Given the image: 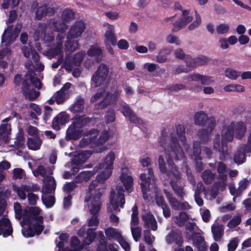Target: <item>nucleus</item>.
I'll return each instance as SVG.
<instances>
[{
	"mask_svg": "<svg viewBox=\"0 0 251 251\" xmlns=\"http://www.w3.org/2000/svg\"><path fill=\"white\" fill-rule=\"evenodd\" d=\"M247 149H249L247 146H241L239 150H238L234 155V161L236 163H242L245 160V153L248 152Z\"/></svg>",
	"mask_w": 251,
	"mask_h": 251,
	"instance_id": "f704fd0d",
	"label": "nucleus"
},
{
	"mask_svg": "<svg viewBox=\"0 0 251 251\" xmlns=\"http://www.w3.org/2000/svg\"><path fill=\"white\" fill-rule=\"evenodd\" d=\"M115 157V153L113 151H110L105 156L103 161L100 163L98 165L113 170Z\"/></svg>",
	"mask_w": 251,
	"mask_h": 251,
	"instance_id": "bb28decb",
	"label": "nucleus"
},
{
	"mask_svg": "<svg viewBox=\"0 0 251 251\" xmlns=\"http://www.w3.org/2000/svg\"><path fill=\"white\" fill-rule=\"evenodd\" d=\"M240 72L237 71L232 68H228L225 71V75L230 79L236 80L240 76Z\"/></svg>",
	"mask_w": 251,
	"mask_h": 251,
	"instance_id": "09e8293b",
	"label": "nucleus"
},
{
	"mask_svg": "<svg viewBox=\"0 0 251 251\" xmlns=\"http://www.w3.org/2000/svg\"><path fill=\"white\" fill-rule=\"evenodd\" d=\"M109 69L104 64H100L92 76V80L96 87H100L101 91L96 93L91 99L92 102H96L101 99L105 92L104 89L110 80Z\"/></svg>",
	"mask_w": 251,
	"mask_h": 251,
	"instance_id": "6e6552de",
	"label": "nucleus"
},
{
	"mask_svg": "<svg viewBox=\"0 0 251 251\" xmlns=\"http://www.w3.org/2000/svg\"><path fill=\"white\" fill-rule=\"evenodd\" d=\"M94 175V173L91 171H82L80 172L75 178V182L81 183L84 181H87Z\"/></svg>",
	"mask_w": 251,
	"mask_h": 251,
	"instance_id": "58836bf2",
	"label": "nucleus"
},
{
	"mask_svg": "<svg viewBox=\"0 0 251 251\" xmlns=\"http://www.w3.org/2000/svg\"><path fill=\"white\" fill-rule=\"evenodd\" d=\"M120 179L124 185L126 191L128 193L131 192L133 189V179L127 167L122 168Z\"/></svg>",
	"mask_w": 251,
	"mask_h": 251,
	"instance_id": "a211bd4d",
	"label": "nucleus"
},
{
	"mask_svg": "<svg viewBox=\"0 0 251 251\" xmlns=\"http://www.w3.org/2000/svg\"><path fill=\"white\" fill-rule=\"evenodd\" d=\"M81 133V130L76 128L75 126L71 125L69 126L66 131L65 138L67 141L70 140H76L80 137Z\"/></svg>",
	"mask_w": 251,
	"mask_h": 251,
	"instance_id": "2f4dec72",
	"label": "nucleus"
},
{
	"mask_svg": "<svg viewBox=\"0 0 251 251\" xmlns=\"http://www.w3.org/2000/svg\"><path fill=\"white\" fill-rule=\"evenodd\" d=\"M131 232L134 240L137 242L141 237V228L138 226H130Z\"/></svg>",
	"mask_w": 251,
	"mask_h": 251,
	"instance_id": "6e6d98bb",
	"label": "nucleus"
},
{
	"mask_svg": "<svg viewBox=\"0 0 251 251\" xmlns=\"http://www.w3.org/2000/svg\"><path fill=\"white\" fill-rule=\"evenodd\" d=\"M21 28L22 25L20 24H17L14 30H13L11 27H8L4 30L2 34L1 38L2 43H4L6 46L10 45L15 40Z\"/></svg>",
	"mask_w": 251,
	"mask_h": 251,
	"instance_id": "dca6fc26",
	"label": "nucleus"
},
{
	"mask_svg": "<svg viewBox=\"0 0 251 251\" xmlns=\"http://www.w3.org/2000/svg\"><path fill=\"white\" fill-rule=\"evenodd\" d=\"M217 171L219 174V178L222 180H226L227 173L226 168L225 165L222 162H219L217 168Z\"/></svg>",
	"mask_w": 251,
	"mask_h": 251,
	"instance_id": "de8ad7c7",
	"label": "nucleus"
},
{
	"mask_svg": "<svg viewBox=\"0 0 251 251\" xmlns=\"http://www.w3.org/2000/svg\"><path fill=\"white\" fill-rule=\"evenodd\" d=\"M95 229H88L86 232L87 236L85 237L84 244L85 245H89L92 242L96 237V233L94 232Z\"/></svg>",
	"mask_w": 251,
	"mask_h": 251,
	"instance_id": "603ef678",
	"label": "nucleus"
},
{
	"mask_svg": "<svg viewBox=\"0 0 251 251\" xmlns=\"http://www.w3.org/2000/svg\"><path fill=\"white\" fill-rule=\"evenodd\" d=\"M192 238L194 245L196 246L199 250L203 251L206 248L205 242L203 238L198 233H194Z\"/></svg>",
	"mask_w": 251,
	"mask_h": 251,
	"instance_id": "72a5a7b5",
	"label": "nucleus"
},
{
	"mask_svg": "<svg viewBox=\"0 0 251 251\" xmlns=\"http://www.w3.org/2000/svg\"><path fill=\"white\" fill-rule=\"evenodd\" d=\"M131 219L130 222V226H137L139 224V219L138 217V211L136 205H134L132 208Z\"/></svg>",
	"mask_w": 251,
	"mask_h": 251,
	"instance_id": "3c124183",
	"label": "nucleus"
},
{
	"mask_svg": "<svg viewBox=\"0 0 251 251\" xmlns=\"http://www.w3.org/2000/svg\"><path fill=\"white\" fill-rule=\"evenodd\" d=\"M214 177V175L208 170L205 171L202 175V177L206 183H211L213 181Z\"/></svg>",
	"mask_w": 251,
	"mask_h": 251,
	"instance_id": "052dcab7",
	"label": "nucleus"
},
{
	"mask_svg": "<svg viewBox=\"0 0 251 251\" xmlns=\"http://www.w3.org/2000/svg\"><path fill=\"white\" fill-rule=\"evenodd\" d=\"M201 152V149L200 147V144L198 142H195L194 143L193 145V153H194V156H195V159L197 161L196 162V165L198 167V166L200 165V166L201 165V163L199 162L198 161L199 160V155L200 154ZM201 170V168H200L199 170L200 171Z\"/></svg>",
	"mask_w": 251,
	"mask_h": 251,
	"instance_id": "8fccbe9b",
	"label": "nucleus"
},
{
	"mask_svg": "<svg viewBox=\"0 0 251 251\" xmlns=\"http://www.w3.org/2000/svg\"><path fill=\"white\" fill-rule=\"evenodd\" d=\"M42 201L48 208L52 207L55 203V198L52 196H43L42 197Z\"/></svg>",
	"mask_w": 251,
	"mask_h": 251,
	"instance_id": "5fc2aeb1",
	"label": "nucleus"
},
{
	"mask_svg": "<svg viewBox=\"0 0 251 251\" xmlns=\"http://www.w3.org/2000/svg\"><path fill=\"white\" fill-rule=\"evenodd\" d=\"M30 215L27 211H25L23 214V220L21 225L24 226L27 225L28 227L25 230L23 228L22 232L24 236L30 237L33 236L35 234H39L44 229L43 225V217L39 216L41 209L38 207H31L29 209Z\"/></svg>",
	"mask_w": 251,
	"mask_h": 251,
	"instance_id": "7ed1b4c3",
	"label": "nucleus"
},
{
	"mask_svg": "<svg viewBox=\"0 0 251 251\" xmlns=\"http://www.w3.org/2000/svg\"><path fill=\"white\" fill-rule=\"evenodd\" d=\"M103 26L106 28L104 33V44L111 43L113 46L116 45V39L114 33V26L108 23L104 24Z\"/></svg>",
	"mask_w": 251,
	"mask_h": 251,
	"instance_id": "4be33fe9",
	"label": "nucleus"
},
{
	"mask_svg": "<svg viewBox=\"0 0 251 251\" xmlns=\"http://www.w3.org/2000/svg\"><path fill=\"white\" fill-rule=\"evenodd\" d=\"M91 153L89 151H84L78 152L73 158L72 163L75 166L73 167L72 171L74 174L76 173L79 170V165L84 163L90 156Z\"/></svg>",
	"mask_w": 251,
	"mask_h": 251,
	"instance_id": "aec40b11",
	"label": "nucleus"
},
{
	"mask_svg": "<svg viewBox=\"0 0 251 251\" xmlns=\"http://www.w3.org/2000/svg\"><path fill=\"white\" fill-rule=\"evenodd\" d=\"M22 50L25 57L29 58L31 54L32 59L35 62L39 60V56L38 54L35 50H33L31 48H28L26 46H24L22 48Z\"/></svg>",
	"mask_w": 251,
	"mask_h": 251,
	"instance_id": "a19ab883",
	"label": "nucleus"
},
{
	"mask_svg": "<svg viewBox=\"0 0 251 251\" xmlns=\"http://www.w3.org/2000/svg\"><path fill=\"white\" fill-rule=\"evenodd\" d=\"M42 144L41 140L38 138H29L27 141L28 148L33 151L38 150Z\"/></svg>",
	"mask_w": 251,
	"mask_h": 251,
	"instance_id": "c9c22d12",
	"label": "nucleus"
},
{
	"mask_svg": "<svg viewBox=\"0 0 251 251\" xmlns=\"http://www.w3.org/2000/svg\"><path fill=\"white\" fill-rule=\"evenodd\" d=\"M241 222V217L240 215H238L232 219L227 224V226L230 228H233L240 224Z\"/></svg>",
	"mask_w": 251,
	"mask_h": 251,
	"instance_id": "680f3d73",
	"label": "nucleus"
},
{
	"mask_svg": "<svg viewBox=\"0 0 251 251\" xmlns=\"http://www.w3.org/2000/svg\"><path fill=\"white\" fill-rule=\"evenodd\" d=\"M230 26L228 24L222 23L217 25L216 30L218 34H225L228 32Z\"/></svg>",
	"mask_w": 251,
	"mask_h": 251,
	"instance_id": "4d7b16f0",
	"label": "nucleus"
},
{
	"mask_svg": "<svg viewBox=\"0 0 251 251\" xmlns=\"http://www.w3.org/2000/svg\"><path fill=\"white\" fill-rule=\"evenodd\" d=\"M165 194L172 207L175 210H188L191 208V206L187 201L180 202L178 201L172 194L166 190L164 191Z\"/></svg>",
	"mask_w": 251,
	"mask_h": 251,
	"instance_id": "6ab92c4d",
	"label": "nucleus"
},
{
	"mask_svg": "<svg viewBox=\"0 0 251 251\" xmlns=\"http://www.w3.org/2000/svg\"><path fill=\"white\" fill-rule=\"evenodd\" d=\"M53 169V167L45 168L43 166L39 165L36 170L32 171L35 176L40 175L43 177L44 184L42 189L47 194L51 193L56 188L55 179L51 176Z\"/></svg>",
	"mask_w": 251,
	"mask_h": 251,
	"instance_id": "9b49d317",
	"label": "nucleus"
},
{
	"mask_svg": "<svg viewBox=\"0 0 251 251\" xmlns=\"http://www.w3.org/2000/svg\"><path fill=\"white\" fill-rule=\"evenodd\" d=\"M144 238L145 242L148 244H151L155 239L154 237L148 230L144 231Z\"/></svg>",
	"mask_w": 251,
	"mask_h": 251,
	"instance_id": "69168bd1",
	"label": "nucleus"
},
{
	"mask_svg": "<svg viewBox=\"0 0 251 251\" xmlns=\"http://www.w3.org/2000/svg\"><path fill=\"white\" fill-rule=\"evenodd\" d=\"M221 180V182L214 183L210 190L209 193L213 199H214L218 195L219 190L224 191L226 186V180Z\"/></svg>",
	"mask_w": 251,
	"mask_h": 251,
	"instance_id": "473e14b6",
	"label": "nucleus"
},
{
	"mask_svg": "<svg viewBox=\"0 0 251 251\" xmlns=\"http://www.w3.org/2000/svg\"><path fill=\"white\" fill-rule=\"evenodd\" d=\"M201 16L196 11L195 12V20L188 26V29L189 30H192L197 28L201 25Z\"/></svg>",
	"mask_w": 251,
	"mask_h": 251,
	"instance_id": "13d9d810",
	"label": "nucleus"
},
{
	"mask_svg": "<svg viewBox=\"0 0 251 251\" xmlns=\"http://www.w3.org/2000/svg\"><path fill=\"white\" fill-rule=\"evenodd\" d=\"M180 142L184 149L187 151L190 148L187 143L185 136V128L182 125L176 126V131L171 133L170 138H168L166 132H163L159 139V144L164 151L165 157L167 161L168 167H166L164 158L160 155L158 164L160 171L166 174L170 179V183L176 195L180 198L185 195L182 187L178 186L176 182L180 178V174L176 166L172 163L173 161L182 160L184 158V152L180 146Z\"/></svg>",
	"mask_w": 251,
	"mask_h": 251,
	"instance_id": "f257e3e1",
	"label": "nucleus"
},
{
	"mask_svg": "<svg viewBox=\"0 0 251 251\" xmlns=\"http://www.w3.org/2000/svg\"><path fill=\"white\" fill-rule=\"evenodd\" d=\"M140 180L139 183L144 199H148L149 196L151 195L150 192L153 191L155 194V201L158 206L161 207L167 204L163 197L158 194L155 178L151 168L148 169V174H141L140 176Z\"/></svg>",
	"mask_w": 251,
	"mask_h": 251,
	"instance_id": "39448f33",
	"label": "nucleus"
},
{
	"mask_svg": "<svg viewBox=\"0 0 251 251\" xmlns=\"http://www.w3.org/2000/svg\"><path fill=\"white\" fill-rule=\"evenodd\" d=\"M224 91L226 92H244L245 89L244 86L240 84H230L226 85L224 88Z\"/></svg>",
	"mask_w": 251,
	"mask_h": 251,
	"instance_id": "37998d69",
	"label": "nucleus"
},
{
	"mask_svg": "<svg viewBox=\"0 0 251 251\" xmlns=\"http://www.w3.org/2000/svg\"><path fill=\"white\" fill-rule=\"evenodd\" d=\"M142 219L144 222L145 226L155 231L157 228V222L154 216L150 213H147L143 215Z\"/></svg>",
	"mask_w": 251,
	"mask_h": 251,
	"instance_id": "c85d7f7f",
	"label": "nucleus"
},
{
	"mask_svg": "<svg viewBox=\"0 0 251 251\" xmlns=\"http://www.w3.org/2000/svg\"><path fill=\"white\" fill-rule=\"evenodd\" d=\"M193 16L190 15V10H183L181 17L173 24L172 32H175L184 28L193 20Z\"/></svg>",
	"mask_w": 251,
	"mask_h": 251,
	"instance_id": "f3484780",
	"label": "nucleus"
},
{
	"mask_svg": "<svg viewBox=\"0 0 251 251\" xmlns=\"http://www.w3.org/2000/svg\"><path fill=\"white\" fill-rule=\"evenodd\" d=\"M89 121V119L85 116H76L72 125L76 128L81 130V128Z\"/></svg>",
	"mask_w": 251,
	"mask_h": 251,
	"instance_id": "e433bc0d",
	"label": "nucleus"
},
{
	"mask_svg": "<svg viewBox=\"0 0 251 251\" xmlns=\"http://www.w3.org/2000/svg\"><path fill=\"white\" fill-rule=\"evenodd\" d=\"M174 55L177 59L184 60L188 54H185L181 49L178 48L174 51Z\"/></svg>",
	"mask_w": 251,
	"mask_h": 251,
	"instance_id": "0e129e2a",
	"label": "nucleus"
},
{
	"mask_svg": "<svg viewBox=\"0 0 251 251\" xmlns=\"http://www.w3.org/2000/svg\"><path fill=\"white\" fill-rule=\"evenodd\" d=\"M125 203L124 189L121 185H117L115 188H111L109 195V203L107 205L108 213H111L109 219L111 223L117 225L119 222V218L113 212L120 211V207L123 208Z\"/></svg>",
	"mask_w": 251,
	"mask_h": 251,
	"instance_id": "0eeeda50",
	"label": "nucleus"
},
{
	"mask_svg": "<svg viewBox=\"0 0 251 251\" xmlns=\"http://www.w3.org/2000/svg\"><path fill=\"white\" fill-rule=\"evenodd\" d=\"M120 93L121 91L117 88L106 93L103 100L96 104V108L103 109L109 104H115L120 96Z\"/></svg>",
	"mask_w": 251,
	"mask_h": 251,
	"instance_id": "4468645a",
	"label": "nucleus"
},
{
	"mask_svg": "<svg viewBox=\"0 0 251 251\" xmlns=\"http://www.w3.org/2000/svg\"><path fill=\"white\" fill-rule=\"evenodd\" d=\"M246 132V127L243 123L231 122L225 125L222 130V138L217 135L214 140V148L220 152H222L221 159L226 158L227 154L226 144L233 139L234 135L238 139L241 138Z\"/></svg>",
	"mask_w": 251,
	"mask_h": 251,
	"instance_id": "f03ea898",
	"label": "nucleus"
},
{
	"mask_svg": "<svg viewBox=\"0 0 251 251\" xmlns=\"http://www.w3.org/2000/svg\"><path fill=\"white\" fill-rule=\"evenodd\" d=\"M174 222L178 226H181L189 219V216L185 212H180L177 215L174 217Z\"/></svg>",
	"mask_w": 251,
	"mask_h": 251,
	"instance_id": "4c0bfd02",
	"label": "nucleus"
},
{
	"mask_svg": "<svg viewBox=\"0 0 251 251\" xmlns=\"http://www.w3.org/2000/svg\"><path fill=\"white\" fill-rule=\"evenodd\" d=\"M95 186L96 183L93 182L89 186L85 198V201H90L89 208L92 217L88 219V224L89 226H98L99 222V212L100 210L102 203L101 200L102 193L99 191L94 190Z\"/></svg>",
	"mask_w": 251,
	"mask_h": 251,
	"instance_id": "423d86ee",
	"label": "nucleus"
},
{
	"mask_svg": "<svg viewBox=\"0 0 251 251\" xmlns=\"http://www.w3.org/2000/svg\"><path fill=\"white\" fill-rule=\"evenodd\" d=\"M25 82L24 84L23 89L25 97L30 100L35 99L39 95V93L32 89L30 90L29 87L27 85L28 82L31 83L35 87L40 89L41 83L38 78L34 76L33 73L26 75Z\"/></svg>",
	"mask_w": 251,
	"mask_h": 251,
	"instance_id": "f8f14e48",
	"label": "nucleus"
},
{
	"mask_svg": "<svg viewBox=\"0 0 251 251\" xmlns=\"http://www.w3.org/2000/svg\"><path fill=\"white\" fill-rule=\"evenodd\" d=\"M87 52L90 56L100 57L101 56V50L98 46H92Z\"/></svg>",
	"mask_w": 251,
	"mask_h": 251,
	"instance_id": "bf43d9fd",
	"label": "nucleus"
},
{
	"mask_svg": "<svg viewBox=\"0 0 251 251\" xmlns=\"http://www.w3.org/2000/svg\"><path fill=\"white\" fill-rule=\"evenodd\" d=\"M86 28L85 23L82 21L75 22L67 33L65 42L66 49L70 52L74 51L78 47V41L75 39L80 37Z\"/></svg>",
	"mask_w": 251,
	"mask_h": 251,
	"instance_id": "1a4fd4ad",
	"label": "nucleus"
},
{
	"mask_svg": "<svg viewBox=\"0 0 251 251\" xmlns=\"http://www.w3.org/2000/svg\"><path fill=\"white\" fill-rule=\"evenodd\" d=\"M64 37L61 34H59L56 38L55 42V47L51 50V56L53 57L56 55L60 56L61 57L58 61L52 64V68L55 69L59 67L60 63L63 60V46L62 44L64 42Z\"/></svg>",
	"mask_w": 251,
	"mask_h": 251,
	"instance_id": "ddd939ff",
	"label": "nucleus"
},
{
	"mask_svg": "<svg viewBox=\"0 0 251 251\" xmlns=\"http://www.w3.org/2000/svg\"><path fill=\"white\" fill-rule=\"evenodd\" d=\"M83 57V54L81 53H78L75 54L73 59L70 60L67 58L64 64V67L65 69L70 72L74 67L78 66L81 64Z\"/></svg>",
	"mask_w": 251,
	"mask_h": 251,
	"instance_id": "5701e85b",
	"label": "nucleus"
},
{
	"mask_svg": "<svg viewBox=\"0 0 251 251\" xmlns=\"http://www.w3.org/2000/svg\"><path fill=\"white\" fill-rule=\"evenodd\" d=\"M166 240L168 244L175 242L178 246H181L182 243L180 232L178 230L171 231L167 236Z\"/></svg>",
	"mask_w": 251,
	"mask_h": 251,
	"instance_id": "7c9ffc66",
	"label": "nucleus"
},
{
	"mask_svg": "<svg viewBox=\"0 0 251 251\" xmlns=\"http://www.w3.org/2000/svg\"><path fill=\"white\" fill-rule=\"evenodd\" d=\"M166 41L169 44H175L176 45H179L181 44L180 40L176 36L172 34L168 35L166 38Z\"/></svg>",
	"mask_w": 251,
	"mask_h": 251,
	"instance_id": "e2e57ef3",
	"label": "nucleus"
},
{
	"mask_svg": "<svg viewBox=\"0 0 251 251\" xmlns=\"http://www.w3.org/2000/svg\"><path fill=\"white\" fill-rule=\"evenodd\" d=\"M69 97L67 92H63L61 90L53 95V98L57 104L63 102Z\"/></svg>",
	"mask_w": 251,
	"mask_h": 251,
	"instance_id": "c03bdc74",
	"label": "nucleus"
},
{
	"mask_svg": "<svg viewBox=\"0 0 251 251\" xmlns=\"http://www.w3.org/2000/svg\"><path fill=\"white\" fill-rule=\"evenodd\" d=\"M105 118L106 123L113 122L115 120L114 111L113 110H108L106 113Z\"/></svg>",
	"mask_w": 251,
	"mask_h": 251,
	"instance_id": "774afa93",
	"label": "nucleus"
},
{
	"mask_svg": "<svg viewBox=\"0 0 251 251\" xmlns=\"http://www.w3.org/2000/svg\"><path fill=\"white\" fill-rule=\"evenodd\" d=\"M10 119V117H8L2 121V123L0 126V140L5 141L7 140V136L11 132V126L7 122Z\"/></svg>",
	"mask_w": 251,
	"mask_h": 251,
	"instance_id": "cd10ccee",
	"label": "nucleus"
},
{
	"mask_svg": "<svg viewBox=\"0 0 251 251\" xmlns=\"http://www.w3.org/2000/svg\"><path fill=\"white\" fill-rule=\"evenodd\" d=\"M84 100L81 98H78L77 101L72 106L71 110L74 113H79L84 109Z\"/></svg>",
	"mask_w": 251,
	"mask_h": 251,
	"instance_id": "a18cd8bd",
	"label": "nucleus"
},
{
	"mask_svg": "<svg viewBox=\"0 0 251 251\" xmlns=\"http://www.w3.org/2000/svg\"><path fill=\"white\" fill-rule=\"evenodd\" d=\"M30 189V186L22 185L21 187L14 186V191L17 193L19 198L22 200H25L26 198L25 192H29Z\"/></svg>",
	"mask_w": 251,
	"mask_h": 251,
	"instance_id": "ea45409f",
	"label": "nucleus"
},
{
	"mask_svg": "<svg viewBox=\"0 0 251 251\" xmlns=\"http://www.w3.org/2000/svg\"><path fill=\"white\" fill-rule=\"evenodd\" d=\"M239 240L235 237L230 240L227 245V250L228 251H234L238 246Z\"/></svg>",
	"mask_w": 251,
	"mask_h": 251,
	"instance_id": "338daca9",
	"label": "nucleus"
},
{
	"mask_svg": "<svg viewBox=\"0 0 251 251\" xmlns=\"http://www.w3.org/2000/svg\"><path fill=\"white\" fill-rule=\"evenodd\" d=\"M74 17V12L72 10L66 9L62 12L60 19L66 24L67 22L73 19Z\"/></svg>",
	"mask_w": 251,
	"mask_h": 251,
	"instance_id": "864d4df0",
	"label": "nucleus"
},
{
	"mask_svg": "<svg viewBox=\"0 0 251 251\" xmlns=\"http://www.w3.org/2000/svg\"><path fill=\"white\" fill-rule=\"evenodd\" d=\"M211 232L213 238L216 241L221 240L224 233V226L219 224H215L211 226Z\"/></svg>",
	"mask_w": 251,
	"mask_h": 251,
	"instance_id": "c756f323",
	"label": "nucleus"
},
{
	"mask_svg": "<svg viewBox=\"0 0 251 251\" xmlns=\"http://www.w3.org/2000/svg\"><path fill=\"white\" fill-rule=\"evenodd\" d=\"M194 122L196 125L199 126L205 124L207 128H203L199 131L198 136L202 141H207L209 139V135L213 131L216 125V119L213 117L207 118L205 113L200 111L195 115Z\"/></svg>",
	"mask_w": 251,
	"mask_h": 251,
	"instance_id": "9d476101",
	"label": "nucleus"
},
{
	"mask_svg": "<svg viewBox=\"0 0 251 251\" xmlns=\"http://www.w3.org/2000/svg\"><path fill=\"white\" fill-rule=\"evenodd\" d=\"M99 132L97 129L90 130L84 135L83 138L80 141V145L85 146L90 144H96V140L98 138Z\"/></svg>",
	"mask_w": 251,
	"mask_h": 251,
	"instance_id": "b1692460",
	"label": "nucleus"
},
{
	"mask_svg": "<svg viewBox=\"0 0 251 251\" xmlns=\"http://www.w3.org/2000/svg\"><path fill=\"white\" fill-rule=\"evenodd\" d=\"M105 234L109 239H115L118 240L121 236V233L113 227H109L105 230Z\"/></svg>",
	"mask_w": 251,
	"mask_h": 251,
	"instance_id": "49530a36",
	"label": "nucleus"
},
{
	"mask_svg": "<svg viewBox=\"0 0 251 251\" xmlns=\"http://www.w3.org/2000/svg\"><path fill=\"white\" fill-rule=\"evenodd\" d=\"M98 172V175L96 177V179L95 181H93L89 186L93 182L96 183V186L94 188V190L95 191H99L100 192L103 194V191L101 189H97L96 190L95 188L97 185V182H99L100 183L104 182L106 180L109 179L112 173V170L108 169L107 168H103V167L100 166L98 165L94 169V174Z\"/></svg>",
	"mask_w": 251,
	"mask_h": 251,
	"instance_id": "2eb2a0df",
	"label": "nucleus"
},
{
	"mask_svg": "<svg viewBox=\"0 0 251 251\" xmlns=\"http://www.w3.org/2000/svg\"><path fill=\"white\" fill-rule=\"evenodd\" d=\"M110 136V134L107 130H102L100 133H99L96 145L98 146L103 145L108 140Z\"/></svg>",
	"mask_w": 251,
	"mask_h": 251,
	"instance_id": "79ce46f5",
	"label": "nucleus"
},
{
	"mask_svg": "<svg viewBox=\"0 0 251 251\" xmlns=\"http://www.w3.org/2000/svg\"><path fill=\"white\" fill-rule=\"evenodd\" d=\"M70 118L68 115L65 113H60L58 114L52 121V127L56 130L60 129L62 126L69 122Z\"/></svg>",
	"mask_w": 251,
	"mask_h": 251,
	"instance_id": "393cba45",
	"label": "nucleus"
},
{
	"mask_svg": "<svg viewBox=\"0 0 251 251\" xmlns=\"http://www.w3.org/2000/svg\"><path fill=\"white\" fill-rule=\"evenodd\" d=\"M32 6L33 8L37 7V10L35 12V18L38 20L41 19L47 15H52L54 12L53 8L48 7L45 4L38 6L37 2H33Z\"/></svg>",
	"mask_w": 251,
	"mask_h": 251,
	"instance_id": "412c9836",
	"label": "nucleus"
},
{
	"mask_svg": "<svg viewBox=\"0 0 251 251\" xmlns=\"http://www.w3.org/2000/svg\"><path fill=\"white\" fill-rule=\"evenodd\" d=\"M12 232V228L11 226L9 220L5 217H3L0 220V235L7 237Z\"/></svg>",
	"mask_w": 251,
	"mask_h": 251,
	"instance_id": "a878e982",
	"label": "nucleus"
},
{
	"mask_svg": "<svg viewBox=\"0 0 251 251\" xmlns=\"http://www.w3.org/2000/svg\"><path fill=\"white\" fill-rule=\"evenodd\" d=\"M68 28L66 24L59 18H53L47 22V24L40 23L34 31L35 39H41L48 45L51 43L54 36L50 34L51 31L60 32H65Z\"/></svg>",
	"mask_w": 251,
	"mask_h": 251,
	"instance_id": "20e7f679",
	"label": "nucleus"
}]
</instances>
